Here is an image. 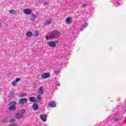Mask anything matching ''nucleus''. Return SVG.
<instances>
[{
    "label": "nucleus",
    "mask_w": 126,
    "mask_h": 126,
    "mask_svg": "<svg viewBox=\"0 0 126 126\" xmlns=\"http://www.w3.org/2000/svg\"><path fill=\"white\" fill-rule=\"evenodd\" d=\"M27 37H32L33 36V33L31 32H28L26 33Z\"/></svg>",
    "instance_id": "obj_18"
},
{
    "label": "nucleus",
    "mask_w": 126,
    "mask_h": 126,
    "mask_svg": "<svg viewBox=\"0 0 126 126\" xmlns=\"http://www.w3.org/2000/svg\"><path fill=\"white\" fill-rule=\"evenodd\" d=\"M112 120L114 122H118L119 121V117L117 115H114Z\"/></svg>",
    "instance_id": "obj_16"
},
{
    "label": "nucleus",
    "mask_w": 126,
    "mask_h": 126,
    "mask_svg": "<svg viewBox=\"0 0 126 126\" xmlns=\"http://www.w3.org/2000/svg\"><path fill=\"white\" fill-rule=\"evenodd\" d=\"M112 3H114V5L117 6H120L121 4V0H112Z\"/></svg>",
    "instance_id": "obj_4"
},
{
    "label": "nucleus",
    "mask_w": 126,
    "mask_h": 126,
    "mask_svg": "<svg viewBox=\"0 0 126 126\" xmlns=\"http://www.w3.org/2000/svg\"><path fill=\"white\" fill-rule=\"evenodd\" d=\"M24 96H26V93L20 94L21 97H24Z\"/></svg>",
    "instance_id": "obj_29"
},
{
    "label": "nucleus",
    "mask_w": 126,
    "mask_h": 126,
    "mask_svg": "<svg viewBox=\"0 0 126 126\" xmlns=\"http://www.w3.org/2000/svg\"><path fill=\"white\" fill-rule=\"evenodd\" d=\"M32 108L34 111H37L39 109V106L36 103H34L32 105Z\"/></svg>",
    "instance_id": "obj_15"
},
{
    "label": "nucleus",
    "mask_w": 126,
    "mask_h": 126,
    "mask_svg": "<svg viewBox=\"0 0 126 126\" xmlns=\"http://www.w3.org/2000/svg\"><path fill=\"white\" fill-rule=\"evenodd\" d=\"M30 100L31 102H36V99H35V97L34 96L31 97L30 98Z\"/></svg>",
    "instance_id": "obj_19"
},
{
    "label": "nucleus",
    "mask_w": 126,
    "mask_h": 126,
    "mask_svg": "<svg viewBox=\"0 0 126 126\" xmlns=\"http://www.w3.org/2000/svg\"><path fill=\"white\" fill-rule=\"evenodd\" d=\"M52 23V20L48 19L46 21V22L44 23V25H49Z\"/></svg>",
    "instance_id": "obj_17"
},
{
    "label": "nucleus",
    "mask_w": 126,
    "mask_h": 126,
    "mask_svg": "<svg viewBox=\"0 0 126 126\" xmlns=\"http://www.w3.org/2000/svg\"><path fill=\"white\" fill-rule=\"evenodd\" d=\"M65 23L66 24H71L72 23V18L70 17H68L65 20Z\"/></svg>",
    "instance_id": "obj_12"
},
{
    "label": "nucleus",
    "mask_w": 126,
    "mask_h": 126,
    "mask_svg": "<svg viewBox=\"0 0 126 126\" xmlns=\"http://www.w3.org/2000/svg\"><path fill=\"white\" fill-rule=\"evenodd\" d=\"M40 118L41 121L47 122V115L44 114L40 115Z\"/></svg>",
    "instance_id": "obj_9"
},
{
    "label": "nucleus",
    "mask_w": 126,
    "mask_h": 126,
    "mask_svg": "<svg viewBox=\"0 0 126 126\" xmlns=\"http://www.w3.org/2000/svg\"><path fill=\"white\" fill-rule=\"evenodd\" d=\"M50 4L49 3V2H45L44 3H43V5H49Z\"/></svg>",
    "instance_id": "obj_28"
},
{
    "label": "nucleus",
    "mask_w": 126,
    "mask_h": 126,
    "mask_svg": "<svg viewBox=\"0 0 126 126\" xmlns=\"http://www.w3.org/2000/svg\"><path fill=\"white\" fill-rule=\"evenodd\" d=\"M1 25V23H0V27Z\"/></svg>",
    "instance_id": "obj_33"
},
{
    "label": "nucleus",
    "mask_w": 126,
    "mask_h": 126,
    "mask_svg": "<svg viewBox=\"0 0 126 126\" xmlns=\"http://www.w3.org/2000/svg\"><path fill=\"white\" fill-rule=\"evenodd\" d=\"M24 11V13H25V14H31L32 13V10H31V9L29 8H27V9H25L23 10Z\"/></svg>",
    "instance_id": "obj_10"
},
{
    "label": "nucleus",
    "mask_w": 126,
    "mask_h": 126,
    "mask_svg": "<svg viewBox=\"0 0 126 126\" xmlns=\"http://www.w3.org/2000/svg\"><path fill=\"white\" fill-rule=\"evenodd\" d=\"M38 93L39 94H43L44 93V87L40 86L38 90Z\"/></svg>",
    "instance_id": "obj_13"
},
{
    "label": "nucleus",
    "mask_w": 126,
    "mask_h": 126,
    "mask_svg": "<svg viewBox=\"0 0 126 126\" xmlns=\"http://www.w3.org/2000/svg\"><path fill=\"white\" fill-rule=\"evenodd\" d=\"M125 111H126V109Z\"/></svg>",
    "instance_id": "obj_34"
},
{
    "label": "nucleus",
    "mask_w": 126,
    "mask_h": 126,
    "mask_svg": "<svg viewBox=\"0 0 126 126\" xmlns=\"http://www.w3.org/2000/svg\"><path fill=\"white\" fill-rule=\"evenodd\" d=\"M55 73H56V74H59L60 73V69L56 68L54 70Z\"/></svg>",
    "instance_id": "obj_20"
},
{
    "label": "nucleus",
    "mask_w": 126,
    "mask_h": 126,
    "mask_svg": "<svg viewBox=\"0 0 126 126\" xmlns=\"http://www.w3.org/2000/svg\"><path fill=\"white\" fill-rule=\"evenodd\" d=\"M47 107L54 108L55 107H56V103L55 102V101H50L49 103L47 104Z\"/></svg>",
    "instance_id": "obj_6"
},
{
    "label": "nucleus",
    "mask_w": 126,
    "mask_h": 126,
    "mask_svg": "<svg viewBox=\"0 0 126 126\" xmlns=\"http://www.w3.org/2000/svg\"><path fill=\"white\" fill-rule=\"evenodd\" d=\"M48 45L51 48H54L57 46V43L55 41H49L48 43Z\"/></svg>",
    "instance_id": "obj_8"
},
{
    "label": "nucleus",
    "mask_w": 126,
    "mask_h": 126,
    "mask_svg": "<svg viewBox=\"0 0 126 126\" xmlns=\"http://www.w3.org/2000/svg\"><path fill=\"white\" fill-rule=\"evenodd\" d=\"M41 77L43 79H46V78H49L51 77V74L50 73H45L41 75Z\"/></svg>",
    "instance_id": "obj_5"
},
{
    "label": "nucleus",
    "mask_w": 126,
    "mask_h": 126,
    "mask_svg": "<svg viewBox=\"0 0 126 126\" xmlns=\"http://www.w3.org/2000/svg\"><path fill=\"white\" fill-rule=\"evenodd\" d=\"M56 86H60V83L56 84Z\"/></svg>",
    "instance_id": "obj_31"
},
{
    "label": "nucleus",
    "mask_w": 126,
    "mask_h": 126,
    "mask_svg": "<svg viewBox=\"0 0 126 126\" xmlns=\"http://www.w3.org/2000/svg\"><path fill=\"white\" fill-rule=\"evenodd\" d=\"M82 6L83 7H84V6H86V4L82 5Z\"/></svg>",
    "instance_id": "obj_32"
},
{
    "label": "nucleus",
    "mask_w": 126,
    "mask_h": 126,
    "mask_svg": "<svg viewBox=\"0 0 126 126\" xmlns=\"http://www.w3.org/2000/svg\"><path fill=\"white\" fill-rule=\"evenodd\" d=\"M9 126H17L15 123H13V124H10Z\"/></svg>",
    "instance_id": "obj_27"
},
{
    "label": "nucleus",
    "mask_w": 126,
    "mask_h": 126,
    "mask_svg": "<svg viewBox=\"0 0 126 126\" xmlns=\"http://www.w3.org/2000/svg\"><path fill=\"white\" fill-rule=\"evenodd\" d=\"M14 122H15V119L14 118L10 120V123H14Z\"/></svg>",
    "instance_id": "obj_23"
},
{
    "label": "nucleus",
    "mask_w": 126,
    "mask_h": 126,
    "mask_svg": "<svg viewBox=\"0 0 126 126\" xmlns=\"http://www.w3.org/2000/svg\"><path fill=\"white\" fill-rule=\"evenodd\" d=\"M3 122L4 123H7V122H8V120H7V119H4Z\"/></svg>",
    "instance_id": "obj_30"
},
{
    "label": "nucleus",
    "mask_w": 126,
    "mask_h": 126,
    "mask_svg": "<svg viewBox=\"0 0 126 126\" xmlns=\"http://www.w3.org/2000/svg\"><path fill=\"white\" fill-rule=\"evenodd\" d=\"M20 80V78H16V79L15 80V82H18V81H19Z\"/></svg>",
    "instance_id": "obj_25"
},
{
    "label": "nucleus",
    "mask_w": 126,
    "mask_h": 126,
    "mask_svg": "<svg viewBox=\"0 0 126 126\" xmlns=\"http://www.w3.org/2000/svg\"><path fill=\"white\" fill-rule=\"evenodd\" d=\"M61 32L58 31H54L48 33L47 36H46V40H50V39H54V38H57L60 36Z\"/></svg>",
    "instance_id": "obj_1"
},
{
    "label": "nucleus",
    "mask_w": 126,
    "mask_h": 126,
    "mask_svg": "<svg viewBox=\"0 0 126 126\" xmlns=\"http://www.w3.org/2000/svg\"><path fill=\"white\" fill-rule=\"evenodd\" d=\"M9 13H11V14H14L15 13V11L14 10H9Z\"/></svg>",
    "instance_id": "obj_21"
},
{
    "label": "nucleus",
    "mask_w": 126,
    "mask_h": 126,
    "mask_svg": "<svg viewBox=\"0 0 126 126\" xmlns=\"http://www.w3.org/2000/svg\"><path fill=\"white\" fill-rule=\"evenodd\" d=\"M25 103H27V98H21L19 101L20 105H23V104H25Z\"/></svg>",
    "instance_id": "obj_7"
},
{
    "label": "nucleus",
    "mask_w": 126,
    "mask_h": 126,
    "mask_svg": "<svg viewBox=\"0 0 126 126\" xmlns=\"http://www.w3.org/2000/svg\"><path fill=\"white\" fill-rule=\"evenodd\" d=\"M26 112L25 109H19L18 112L16 113V119H22L23 117V114Z\"/></svg>",
    "instance_id": "obj_2"
},
{
    "label": "nucleus",
    "mask_w": 126,
    "mask_h": 126,
    "mask_svg": "<svg viewBox=\"0 0 126 126\" xmlns=\"http://www.w3.org/2000/svg\"><path fill=\"white\" fill-rule=\"evenodd\" d=\"M16 101H12L9 103L8 110L9 111H15L16 110Z\"/></svg>",
    "instance_id": "obj_3"
},
{
    "label": "nucleus",
    "mask_w": 126,
    "mask_h": 126,
    "mask_svg": "<svg viewBox=\"0 0 126 126\" xmlns=\"http://www.w3.org/2000/svg\"><path fill=\"white\" fill-rule=\"evenodd\" d=\"M37 17H38V13H36L35 14H33L32 15V16L31 17V19L32 20V21H35V20H36V18H37Z\"/></svg>",
    "instance_id": "obj_11"
},
{
    "label": "nucleus",
    "mask_w": 126,
    "mask_h": 126,
    "mask_svg": "<svg viewBox=\"0 0 126 126\" xmlns=\"http://www.w3.org/2000/svg\"><path fill=\"white\" fill-rule=\"evenodd\" d=\"M37 100H41L42 97L39 95H37Z\"/></svg>",
    "instance_id": "obj_26"
},
{
    "label": "nucleus",
    "mask_w": 126,
    "mask_h": 126,
    "mask_svg": "<svg viewBox=\"0 0 126 126\" xmlns=\"http://www.w3.org/2000/svg\"><path fill=\"white\" fill-rule=\"evenodd\" d=\"M34 36L35 37H37V36H39V32H38V31H35L34 32Z\"/></svg>",
    "instance_id": "obj_22"
},
{
    "label": "nucleus",
    "mask_w": 126,
    "mask_h": 126,
    "mask_svg": "<svg viewBox=\"0 0 126 126\" xmlns=\"http://www.w3.org/2000/svg\"><path fill=\"white\" fill-rule=\"evenodd\" d=\"M13 86H16V84H15V81H13L11 82Z\"/></svg>",
    "instance_id": "obj_24"
},
{
    "label": "nucleus",
    "mask_w": 126,
    "mask_h": 126,
    "mask_svg": "<svg viewBox=\"0 0 126 126\" xmlns=\"http://www.w3.org/2000/svg\"><path fill=\"white\" fill-rule=\"evenodd\" d=\"M87 26H88V24L86 23H84V24H82V27L80 30V31H82V30H83V29H84L85 27H87Z\"/></svg>",
    "instance_id": "obj_14"
}]
</instances>
